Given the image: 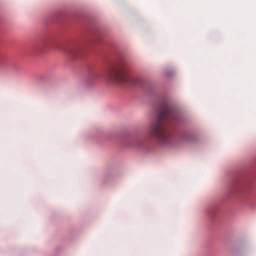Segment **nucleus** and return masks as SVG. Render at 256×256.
<instances>
[{
  "label": "nucleus",
  "mask_w": 256,
  "mask_h": 256,
  "mask_svg": "<svg viewBox=\"0 0 256 256\" xmlns=\"http://www.w3.org/2000/svg\"><path fill=\"white\" fill-rule=\"evenodd\" d=\"M176 110L164 102L160 108L156 122L150 128L149 134L158 138L160 142H168L171 136L170 126L178 120Z\"/></svg>",
  "instance_id": "obj_1"
},
{
  "label": "nucleus",
  "mask_w": 256,
  "mask_h": 256,
  "mask_svg": "<svg viewBox=\"0 0 256 256\" xmlns=\"http://www.w3.org/2000/svg\"><path fill=\"white\" fill-rule=\"evenodd\" d=\"M106 77L109 80L116 82L137 84L136 80L128 74L123 64L110 66L106 74Z\"/></svg>",
  "instance_id": "obj_2"
},
{
  "label": "nucleus",
  "mask_w": 256,
  "mask_h": 256,
  "mask_svg": "<svg viewBox=\"0 0 256 256\" xmlns=\"http://www.w3.org/2000/svg\"><path fill=\"white\" fill-rule=\"evenodd\" d=\"M62 50L72 58H76L80 53L79 47L75 45L68 46L62 48Z\"/></svg>",
  "instance_id": "obj_3"
}]
</instances>
